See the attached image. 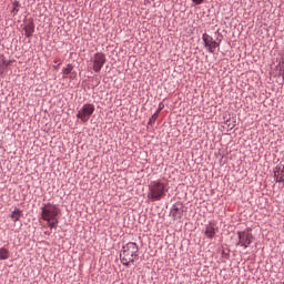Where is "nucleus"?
Segmentation results:
<instances>
[{"label":"nucleus","mask_w":284,"mask_h":284,"mask_svg":"<svg viewBox=\"0 0 284 284\" xmlns=\"http://www.w3.org/2000/svg\"><path fill=\"white\" fill-rule=\"evenodd\" d=\"M168 194V183L155 180L151 181L149 184V191H148V200L151 201V203H154L156 201H162Z\"/></svg>","instance_id":"f257e3e1"},{"label":"nucleus","mask_w":284,"mask_h":284,"mask_svg":"<svg viewBox=\"0 0 284 284\" xmlns=\"http://www.w3.org/2000/svg\"><path fill=\"white\" fill-rule=\"evenodd\" d=\"M120 261L125 267H129L130 263L139 261V244L129 242L123 245L120 252Z\"/></svg>","instance_id":"f03ea898"},{"label":"nucleus","mask_w":284,"mask_h":284,"mask_svg":"<svg viewBox=\"0 0 284 284\" xmlns=\"http://www.w3.org/2000/svg\"><path fill=\"white\" fill-rule=\"evenodd\" d=\"M61 214V209L57 204L45 203L41 206V219L42 221H54L59 219Z\"/></svg>","instance_id":"7ed1b4c3"},{"label":"nucleus","mask_w":284,"mask_h":284,"mask_svg":"<svg viewBox=\"0 0 284 284\" xmlns=\"http://www.w3.org/2000/svg\"><path fill=\"white\" fill-rule=\"evenodd\" d=\"M94 110L93 103H85L78 110L77 119H80L81 123H88L94 114Z\"/></svg>","instance_id":"20e7f679"},{"label":"nucleus","mask_w":284,"mask_h":284,"mask_svg":"<svg viewBox=\"0 0 284 284\" xmlns=\"http://www.w3.org/2000/svg\"><path fill=\"white\" fill-rule=\"evenodd\" d=\"M106 61L108 59L105 58V53L103 52L94 53L93 57L91 58L93 72H97V73L101 72Z\"/></svg>","instance_id":"39448f33"},{"label":"nucleus","mask_w":284,"mask_h":284,"mask_svg":"<svg viewBox=\"0 0 284 284\" xmlns=\"http://www.w3.org/2000/svg\"><path fill=\"white\" fill-rule=\"evenodd\" d=\"M202 41H203L204 48H206L210 54H214V52H216V49L221 47V43L216 42L214 38H212V36L207 33L202 34Z\"/></svg>","instance_id":"423d86ee"},{"label":"nucleus","mask_w":284,"mask_h":284,"mask_svg":"<svg viewBox=\"0 0 284 284\" xmlns=\"http://www.w3.org/2000/svg\"><path fill=\"white\" fill-rule=\"evenodd\" d=\"M237 236H239L237 245H241V247H244L245 250H247V246L252 245L254 235H252L248 229L242 232H237Z\"/></svg>","instance_id":"0eeeda50"},{"label":"nucleus","mask_w":284,"mask_h":284,"mask_svg":"<svg viewBox=\"0 0 284 284\" xmlns=\"http://www.w3.org/2000/svg\"><path fill=\"white\" fill-rule=\"evenodd\" d=\"M183 214H185V206L181 202H176L172 205L170 215L172 216L173 221H181L183 219Z\"/></svg>","instance_id":"6e6552de"},{"label":"nucleus","mask_w":284,"mask_h":284,"mask_svg":"<svg viewBox=\"0 0 284 284\" xmlns=\"http://www.w3.org/2000/svg\"><path fill=\"white\" fill-rule=\"evenodd\" d=\"M216 232H219V227H216V224H214V222H209V224H206L205 226L204 236L212 241V239L216 236Z\"/></svg>","instance_id":"1a4fd4ad"},{"label":"nucleus","mask_w":284,"mask_h":284,"mask_svg":"<svg viewBox=\"0 0 284 284\" xmlns=\"http://www.w3.org/2000/svg\"><path fill=\"white\" fill-rule=\"evenodd\" d=\"M274 179L276 183H284V165L278 164L274 170Z\"/></svg>","instance_id":"9d476101"},{"label":"nucleus","mask_w":284,"mask_h":284,"mask_svg":"<svg viewBox=\"0 0 284 284\" xmlns=\"http://www.w3.org/2000/svg\"><path fill=\"white\" fill-rule=\"evenodd\" d=\"M23 30H24V37L30 39V37L34 34V22L32 20H29L28 22H26Z\"/></svg>","instance_id":"9b49d317"},{"label":"nucleus","mask_w":284,"mask_h":284,"mask_svg":"<svg viewBox=\"0 0 284 284\" xmlns=\"http://www.w3.org/2000/svg\"><path fill=\"white\" fill-rule=\"evenodd\" d=\"M21 214H23V211H21L20 209H16L11 213V221H13V223H17V221L21 219Z\"/></svg>","instance_id":"f8f14e48"},{"label":"nucleus","mask_w":284,"mask_h":284,"mask_svg":"<svg viewBox=\"0 0 284 284\" xmlns=\"http://www.w3.org/2000/svg\"><path fill=\"white\" fill-rule=\"evenodd\" d=\"M10 258V251L6 247H0V261H8Z\"/></svg>","instance_id":"ddd939ff"},{"label":"nucleus","mask_w":284,"mask_h":284,"mask_svg":"<svg viewBox=\"0 0 284 284\" xmlns=\"http://www.w3.org/2000/svg\"><path fill=\"white\" fill-rule=\"evenodd\" d=\"M19 8H21V3L19 1H13L12 3V10H11V14L13 17H17L19 14Z\"/></svg>","instance_id":"4468645a"},{"label":"nucleus","mask_w":284,"mask_h":284,"mask_svg":"<svg viewBox=\"0 0 284 284\" xmlns=\"http://www.w3.org/2000/svg\"><path fill=\"white\" fill-rule=\"evenodd\" d=\"M47 225H49L50 230H57V225H59V219L47 221Z\"/></svg>","instance_id":"2eb2a0df"},{"label":"nucleus","mask_w":284,"mask_h":284,"mask_svg":"<svg viewBox=\"0 0 284 284\" xmlns=\"http://www.w3.org/2000/svg\"><path fill=\"white\" fill-rule=\"evenodd\" d=\"M72 70H74V67L72 64H67V68L62 69V74L64 75L71 74Z\"/></svg>","instance_id":"dca6fc26"},{"label":"nucleus","mask_w":284,"mask_h":284,"mask_svg":"<svg viewBox=\"0 0 284 284\" xmlns=\"http://www.w3.org/2000/svg\"><path fill=\"white\" fill-rule=\"evenodd\" d=\"M159 119V113L153 114L149 120V125H154L156 123V120Z\"/></svg>","instance_id":"f3484780"},{"label":"nucleus","mask_w":284,"mask_h":284,"mask_svg":"<svg viewBox=\"0 0 284 284\" xmlns=\"http://www.w3.org/2000/svg\"><path fill=\"white\" fill-rule=\"evenodd\" d=\"M163 108H165V104H163V102H160V103H159V108H158V110L155 111V113L161 114V110H163Z\"/></svg>","instance_id":"a211bd4d"},{"label":"nucleus","mask_w":284,"mask_h":284,"mask_svg":"<svg viewBox=\"0 0 284 284\" xmlns=\"http://www.w3.org/2000/svg\"><path fill=\"white\" fill-rule=\"evenodd\" d=\"M53 63H55L53 65V70H59V65H61V60H54Z\"/></svg>","instance_id":"6ab92c4d"},{"label":"nucleus","mask_w":284,"mask_h":284,"mask_svg":"<svg viewBox=\"0 0 284 284\" xmlns=\"http://www.w3.org/2000/svg\"><path fill=\"white\" fill-rule=\"evenodd\" d=\"M192 3H194L195 6H201L203 3H205V0H191Z\"/></svg>","instance_id":"aec40b11"},{"label":"nucleus","mask_w":284,"mask_h":284,"mask_svg":"<svg viewBox=\"0 0 284 284\" xmlns=\"http://www.w3.org/2000/svg\"><path fill=\"white\" fill-rule=\"evenodd\" d=\"M2 65H6V67L10 65V61H8V60H2Z\"/></svg>","instance_id":"412c9836"},{"label":"nucleus","mask_w":284,"mask_h":284,"mask_svg":"<svg viewBox=\"0 0 284 284\" xmlns=\"http://www.w3.org/2000/svg\"><path fill=\"white\" fill-rule=\"evenodd\" d=\"M281 77H283V79H284V70H282V72H281Z\"/></svg>","instance_id":"4be33fe9"},{"label":"nucleus","mask_w":284,"mask_h":284,"mask_svg":"<svg viewBox=\"0 0 284 284\" xmlns=\"http://www.w3.org/2000/svg\"><path fill=\"white\" fill-rule=\"evenodd\" d=\"M44 234H50L49 232H45Z\"/></svg>","instance_id":"5701e85b"}]
</instances>
